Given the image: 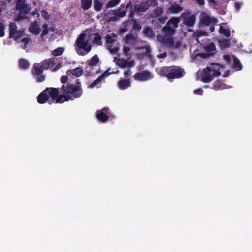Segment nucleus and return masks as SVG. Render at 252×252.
Returning a JSON list of instances; mask_svg holds the SVG:
<instances>
[{"label": "nucleus", "instance_id": "1", "mask_svg": "<svg viewBox=\"0 0 252 252\" xmlns=\"http://www.w3.org/2000/svg\"><path fill=\"white\" fill-rule=\"evenodd\" d=\"M61 90L63 91V93L64 94H72L73 99L79 98L83 94L81 84L78 80H77L75 84L67 83L66 85H62L61 87Z\"/></svg>", "mask_w": 252, "mask_h": 252}, {"label": "nucleus", "instance_id": "2", "mask_svg": "<svg viewBox=\"0 0 252 252\" xmlns=\"http://www.w3.org/2000/svg\"><path fill=\"white\" fill-rule=\"evenodd\" d=\"M59 94V89L53 87H47L41 92L37 97V101L39 104H44L48 101L49 97L51 101L54 99ZM52 101L49 102L51 104Z\"/></svg>", "mask_w": 252, "mask_h": 252}, {"label": "nucleus", "instance_id": "3", "mask_svg": "<svg viewBox=\"0 0 252 252\" xmlns=\"http://www.w3.org/2000/svg\"><path fill=\"white\" fill-rule=\"evenodd\" d=\"M86 34L81 33L75 41V49L78 55L84 56L91 49V45H88V41L85 40Z\"/></svg>", "mask_w": 252, "mask_h": 252}, {"label": "nucleus", "instance_id": "4", "mask_svg": "<svg viewBox=\"0 0 252 252\" xmlns=\"http://www.w3.org/2000/svg\"><path fill=\"white\" fill-rule=\"evenodd\" d=\"M96 117L100 122L105 123L110 118L113 117V116L110 112L109 108L105 107L101 109L96 111Z\"/></svg>", "mask_w": 252, "mask_h": 252}, {"label": "nucleus", "instance_id": "5", "mask_svg": "<svg viewBox=\"0 0 252 252\" xmlns=\"http://www.w3.org/2000/svg\"><path fill=\"white\" fill-rule=\"evenodd\" d=\"M44 70L40 63H35L33 64L32 73V75L36 77V81L37 82H42L45 80V77L42 75Z\"/></svg>", "mask_w": 252, "mask_h": 252}, {"label": "nucleus", "instance_id": "6", "mask_svg": "<svg viewBox=\"0 0 252 252\" xmlns=\"http://www.w3.org/2000/svg\"><path fill=\"white\" fill-rule=\"evenodd\" d=\"M155 3V0L142 1L139 4L134 5L135 11L137 13L144 12L149 8L150 5H154Z\"/></svg>", "mask_w": 252, "mask_h": 252}, {"label": "nucleus", "instance_id": "7", "mask_svg": "<svg viewBox=\"0 0 252 252\" xmlns=\"http://www.w3.org/2000/svg\"><path fill=\"white\" fill-rule=\"evenodd\" d=\"M185 74L184 70L178 66H171L170 73L168 74V80H171L175 78L182 77Z\"/></svg>", "mask_w": 252, "mask_h": 252}, {"label": "nucleus", "instance_id": "8", "mask_svg": "<svg viewBox=\"0 0 252 252\" xmlns=\"http://www.w3.org/2000/svg\"><path fill=\"white\" fill-rule=\"evenodd\" d=\"M216 22L215 18H212L210 15L206 13H202L200 17V26H208L211 24H214Z\"/></svg>", "mask_w": 252, "mask_h": 252}, {"label": "nucleus", "instance_id": "9", "mask_svg": "<svg viewBox=\"0 0 252 252\" xmlns=\"http://www.w3.org/2000/svg\"><path fill=\"white\" fill-rule=\"evenodd\" d=\"M133 77L136 80L144 81L152 78V75L149 71L143 70L135 73Z\"/></svg>", "mask_w": 252, "mask_h": 252}, {"label": "nucleus", "instance_id": "10", "mask_svg": "<svg viewBox=\"0 0 252 252\" xmlns=\"http://www.w3.org/2000/svg\"><path fill=\"white\" fill-rule=\"evenodd\" d=\"M9 37L12 38L14 36L16 38H18L22 36V32L20 31H17V27L14 22H11L9 24Z\"/></svg>", "mask_w": 252, "mask_h": 252}, {"label": "nucleus", "instance_id": "11", "mask_svg": "<svg viewBox=\"0 0 252 252\" xmlns=\"http://www.w3.org/2000/svg\"><path fill=\"white\" fill-rule=\"evenodd\" d=\"M184 23L189 27H192L196 21V16L194 14L190 15V13L186 12L183 14Z\"/></svg>", "mask_w": 252, "mask_h": 252}, {"label": "nucleus", "instance_id": "12", "mask_svg": "<svg viewBox=\"0 0 252 252\" xmlns=\"http://www.w3.org/2000/svg\"><path fill=\"white\" fill-rule=\"evenodd\" d=\"M211 68L209 67H207L205 68L202 72V76L201 80L204 83L210 82L215 77L213 73L211 74Z\"/></svg>", "mask_w": 252, "mask_h": 252}, {"label": "nucleus", "instance_id": "13", "mask_svg": "<svg viewBox=\"0 0 252 252\" xmlns=\"http://www.w3.org/2000/svg\"><path fill=\"white\" fill-rule=\"evenodd\" d=\"M70 100H73L72 97L69 94H66L63 93L62 94H59V93L56 97L52 99V102H54L55 101L56 103H62Z\"/></svg>", "mask_w": 252, "mask_h": 252}, {"label": "nucleus", "instance_id": "14", "mask_svg": "<svg viewBox=\"0 0 252 252\" xmlns=\"http://www.w3.org/2000/svg\"><path fill=\"white\" fill-rule=\"evenodd\" d=\"M44 70H47L52 67L55 64V59L53 57L43 60L40 63Z\"/></svg>", "mask_w": 252, "mask_h": 252}, {"label": "nucleus", "instance_id": "15", "mask_svg": "<svg viewBox=\"0 0 252 252\" xmlns=\"http://www.w3.org/2000/svg\"><path fill=\"white\" fill-rule=\"evenodd\" d=\"M31 9L30 7L25 8L24 9H17L18 10L17 16L15 18V21H20L26 18L27 15L30 12Z\"/></svg>", "mask_w": 252, "mask_h": 252}, {"label": "nucleus", "instance_id": "16", "mask_svg": "<svg viewBox=\"0 0 252 252\" xmlns=\"http://www.w3.org/2000/svg\"><path fill=\"white\" fill-rule=\"evenodd\" d=\"M164 45L168 47H172L174 45V39L172 36L165 35L158 39Z\"/></svg>", "mask_w": 252, "mask_h": 252}, {"label": "nucleus", "instance_id": "17", "mask_svg": "<svg viewBox=\"0 0 252 252\" xmlns=\"http://www.w3.org/2000/svg\"><path fill=\"white\" fill-rule=\"evenodd\" d=\"M171 66H163L157 69V72L161 76L166 77L168 79Z\"/></svg>", "mask_w": 252, "mask_h": 252}, {"label": "nucleus", "instance_id": "18", "mask_svg": "<svg viewBox=\"0 0 252 252\" xmlns=\"http://www.w3.org/2000/svg\"><path fill=\"white\" fill-rule=\"evenodd\" d=\"M130 86L129 79H121L118 82V86L121 90H125Z\"/></svg>", "mask_w": 252, "mask_h": 252}, {"label": "nucleus", "instance_id": "19", "mask_svg": "<svg viewBox=\"0 0 252 252\" xmlns=\"http://www.w3.org/2000/svg\"><path fill=\"white\" fill-rule=\"evenodd\" d=\"M211 68V72H213L214 76H219L221 75V72L220 71V65L218 64L213 63L210 64Z\"/></svg>", "mask_w": 252, "mask_h": 252}, {"label": "nucleus", "instance_id": "20", "mask_svg": "<svg viewBox=\"0 0 252 252\" xmlns=\"http://www.w3.org/2000/svg\"><path fill=\"white\" fill-rule=\"evenodd\" d=\"M168 10L170 13L175 14L182 11L183 8L178 4H173L168 8Z\"/></svg>", "mask_w": 252, "mask_h": 252}, {"label": "nucleus", "instance_id": "21", "mask_svg": "<svg viewBox=\"0 0 252 252\" xmlns=\"http://www.w3.org/2000/svg\"><path fill=\"white\" fill-rule=\"evenodd\" d=\"M162 30L165 33V35H168L171 36H172L175 32L174 27H170L167 24L165 26H164Z\"/></svg>", "mask_w": 252, "mask_h": 252}, {"label": "nucleus", "instance_id": "22", "mask_svg": "<svg viewBox=\"0 0 252 252\" xmlns=\"http://www.w3.org/2000/svg\"><path fill=\"white\" fill-rule=\"evenodd\" d=\"M29 7L25 0H16V9H24Z\"/></svg>", "mask_w": 252, "mask_h": 252}, {"label": "nucleus", "instance_id": "23", "mask_svg": "<svg viewBox=\"0 0 252 252\" xmlns=\"http://www.w3.org/2000/svg\"><path fill=\"white\" fill-rule=\"evenodd\" d=\"M81 4L83 10H88L92 5V0H81Z\"/></svg>", "mask_w": 252, "mask_h": 252}, {"label": "nucleus", "instance_id": "24", "mask_svg": "<svg viewBox=\"0 0 252 252\" xmlns=\"http://www.w3.org/2000/svg\"><path fill=\"white\" fill-rule=\"evenodd\" d=\"M179 20L177 17L171 18L167 22V25L174 28H177Z\"/></svg>", "mask_w": 252, "mask_h": 252}, {"label": "nucleus", "instance_id": "25", "mask_svg": "<svg viewBox=\"0 0 252 252\" xmlns=\"http://www.w3.org/2000/svg\"><path fill=\"white\" fill-rule=\"evenodd\" d=\"M233 68L236 71L241 70L242 68V66L239 60L236 57H234Z\"/></svg>", "mask_w": 252, "mask_h": 252}, {"label": "nucleus", "instance_id": "26", "mask_svg": "<svg viewBox=\"0 0 252 252\" xmlns=\"http://www.w3.org/2000/svg\"><path fill=\"white\" fill-rule=\"evenodd\" d=\"M99 61V59L97 55L93 56L88 63V65L93 66L96 65Z\"/></svg>", "mask_w": 252, "mask_h": 252}, {"label": "nucleus", "instance_id": "27", "mask_svg": "<svg viewBox=\"0 0 252 252\" xmlns=\"http://www.w3.org/2000/svg\"><path fill=\"white\" fill-rule=\"evenodd\" d=\"M19 65L20 68L26 69L29 67V63L26 60L21 59L19 61Z\"/></svg>", "mask_w": 252, "mask_h": 252}, {"label": "nucleus", "instance_id": "28", "mask_svg": "<svg viewBox=\"0 0 252 252\" xmlns=\"http://www.w3.org/2000/svg\"><path fill=\"white\" fill-rule=\"evenodd\" d=\"M94 37L93 39V43L96 44L97 45L100 46L102 44V42L101 41L102 37L101 35L98 34V33H96L94 34Z\"/></svg>", "mask_w": 252, "mask_h": 252}, {"label": "nucleus", "instance_id": "29", "mask_svg": "<svg viewBox=\"0 0 252 252\" xmlns=\"http://www.w3.org/2000/svg\"><path fill=\"white\" fill-rule=\"evenodd\" d=\"M69 71L71 72V73L72 75H75L76 77H79L81 76L83 72V69L80 67H77L72 70H69ZM69 71H68L67 73Z\"/></svg>", "mask_w": 252, "mask_h": 252}, {"label": "nucleus", "instance_id": "30", "mask_svg": "<svg viewBox=\"0 0 252 252\" xmlns=\"http://www.w3.org/2000/svg\"><path fill=\"white\" fill-rule=\"evenodd\" d=\"M219 44L221 48L225 49L230 46V42L228 39H223L219 40Z\"/></svg>", "mask_w": 252, "mask_h": 252}, {"label": "nucleus", "instance_id": "31", "mask_svg": "<svg viewBox=\"0 0 252 252\" xmlns=\"http://www.w3.org/2000/svg\"><path fill=\"white\" fill-rule=\"evenodd\" d=\"M143 33L149 37L152 38L154 36V34L151 28L149 27H145L143 31Z\"/></svg>", "mask_w": 252, "mask_h": 252}, {"label": "nucleus", "instance_id": "32", "mask_svg": "<svg viewBox=\"0 0 252 252\" xmlns=\"http://www.w3.org/2000/svg\"><path fill=\"white\" fill-rule=\"evenodd\" d=\"M223 85V83L221 81H220L219 80L216 81L214 83L211 88L214 90H219L220 89H222L223 88V87L222 86Z\"/></svg>", "mask_w": 252, "mask_h": 252}, {"label": "nucleus", "instance_id": "33", "mask_svg": "<svg viewBox=\"0 0 252 252\" xmlns=\"http://www.w3.org/2000/svg\"><path fill=\"white\" fill-rule=\"evenodd\" d=\"M114 13L120 19L124 17L126 15V10H122L121 9L119 8L117 10H115Z\"/></svg>", "mask_w": 252, "mask_h": 252}, {"label": "nucleus", "instance_id": "34", "mask_svg": "<svg viewBox=\"0 0 252 252\" xmlns=\"http://www.w3.org/2000/svg\"><path fill=\"white\" fill-rule=\"evenodd\" d=\"M220 32L223 34L226 37H229L230 36V31L228 29H225L220 26L219 29Z\"/></svg>", "mask_w": 252, "mask_h": 252}, {"label": "nucleus", "instance_id": "35", "mask_svg": "<svg viewBox=\"0 0 252 252\" xmlns=\"http://www.w3.org/2000/svg\"><path fill=\"white\" fill-rule=\"evenodd\" d=\"M94 9L97 11H100L102 8V4L99 0H94Z\"/></svg>", "mask_w": 252, "mask_h": 252}, {"label": "nucleus", "instance_id": "36", "mask_svg": "<svg viewBox=\"0 0 252 252\" xmlns=\"http://www.w3.org/2000/svg\"><path fill=\"white\" fill-rule=\"evenodd\" d=\"M64 52V48L63 47H58L54 50L52 52V55L55 56L61 55Z\"/></svg>", "mask_w": 252, "mask_h": 252}, {"label": "nucleus", "instance_id": "37", "mask_svg": "<svg viewBox=\"0 0 252 252\" xmlns=\"http://www.w3.org/2000/svg\"><path fill=\"white\" fill-rule=\"evenodd\" d=\"M131 21L133 22L132 29L134 30L139 31L141 29V26L136 19H132Z\"/></svg>", "mask_w": 252, "mask_h": 252}, {"label": "nucleus", "instance_id": "38", "mask_svg": "<svg viewBox=\"0 0 252 252\" xmlns=\"http://www.w3.org/2000/svg\"><path fill=\"white\" fill-rule=\"evenodd\" d=\"M120 0H110L107 3V7L111 8L119 4Z\"/></svg>", "mask_w": 252, "mask_h": 252}, {"label": "nucleus", "instance_id": "39", "mask_svg": "<svg viewBox=\"0 0 252 252\" xmlns=\"http://www.w3.org/2000/svg\"><path fill=\"white\" fill-rule=\"evenodd\" d=\"M216 49V46L213 43H211L210 44H209L207 45L206 46H205V50L207 52H211L215 51Z\"/></svg>", "mask_w": 252, "mask_h": 252}, {"label": "nucleus", "instance_id": "40", "mask_svg": "<svg viewBox=\"0 0 252 252\" xmlns=\"http://www.w3.org/2000/svg\"><path fill=\"white\" fill-rule=\"evenodd\" d=\"M117 64L121 67L124 68L127 66V60L121 59L117 61Z\"/></svg>", "mask_w": 252, "mask_h": 252}, {"label": "nucleus", "instance_id": "41", "mask_svg": "<svg viewBox=\"0 0 252 252\" xmlns=\"http://www.w3.org/2000/svg\"><path fill=\"white\" fill-rule=\"evenodd\" d=\"M124 39L126 43H128L131 40H135V37L132 33H128L125 36Z\"/></svg>", "mask_w": 252, "mask_h": 252}, {"label": "nucleus", "instance_id": "42", "mask_svg": "<svg viewBox=\"0 0 252 252\" xmlns=\"http://www.w3.org/2000/svg\"><path fill=\"white\" fill-rule=\"evenodd\" d=\"M102 81V80L99 76L96 80L94 81L91 84H90L88 87L90 88H93L95 86H96L97 84L100 83Z\"/></svg>", "mask_w": 252, "mask_h": 252}, {"label": "nucleus", "instance_id": "43", "mask_svg": "<svg viewBox=\"0 0 252 252\" xmlns=\"http://www.w3.org/2000/svg\"><path fill=\"white\" fill-rule=\"evenodd\" d=\"M110 68L108 69L99 76L102 80L106 77H108L109 75L114 73L113 72H110Z\"/></svg>", "mask_w": 252, "mask_h": 252}, {"label": "nucleus", "instance_id": "44", "mask_svg": "<svg viewBox=\"0 0 252 252\" xmlns=\"http://www.w3.org/2000/svg\"><path fill=\"white\" fill-rule=\"evenodd\" d=\"M43 30L42 31V32L41 33V36L44 37V36L46 35L48 33V26L47 24H45L43 25Z\"/></svg>", "mask_w": 252, "mask_h": 252}, {"label": "nucleus", "instance_id": "45", "mask_svg": "<svg viewBox=\"0 0 252 252\" xmlns=\"http://www.w3.org/2000/svg\"><path fill=\"white\" fill-rule=\"evenodd\" d=\"M4 34V25L2 23H0V37H3Z\"/></svg>", "mask_w": 252, "mask_h": 252}, {"label": "nucleus", "instance_id": "46", "mask_svg": "<svg viewBox=\"0 0 252 252\" xmlns=\"http://www.w3.org/2000/svg\"><path fill=\"white\" fill-rule=\"evenodd\" d=\"M42 16L45 19H48L50 18V15L48 12L44 9L41 11Z\"/></svg>", "mask_w": 252, "mask_h": 252}, {"label": "nucleus", "instance_id": "47", "mask_svg": "<svg viewBox=\"0 0 252 252\" xmlns=\"http://www.w3.org/2000/svg\"><path fill=\"white\" fill-rule=\"evenodd\" d=\"M106 41L107 44H112L115 41L112 37L108 34L106 37Z\"/></svg>", "mask_w": 252, "mask_h": 252}, {"label": "nucleus", "instance_id": "48", "mask_svg": "<svg viewBox=\"0 0 252 252\" xmlns=\"http://www.w3.org/2000/svg\"><path fill=\"white\" fill-rule=\"evenodd\" d=\"M30 31L32 32L35 33V34H38L40 32V30L37 27H33L32 29L30 28Z\"/></svg>", "mask_w": 252, "mask_h": 252}, {"label": "nucleus", "instance_id": "49", "mask_svg": "<svg viewBox=\"0 0 252 252\" xmlns=\"http://www.w3.org/2000/svg\"><path fill=\"white\" fill-rule=\"evenodd\" d=\"M123 25H124V26L125 27V28H120L119 29V32L120 34H122V33L126 32L127 30V28H126V26H127V24L126 22L123 23Z\"/></svg>", "mask_w": 252, "mask_h": 252}, {"label": "nucleus", "instance_id": "50", "mask_svg": "<svg viewBox=\"0 0 252 252\" xmlns=\"http://www.w3.org/2000/svg\"><path fill=\"white\" fill-rule=\"evenodd\" d=\"M193 93L195 94H197L201 95L203 94V91L202 90L201 88H198V89L194 90L193 91Z\"/></svg>", "mask_w": 252, "mask_h": 252}, {"label": "nucleus", "instance_id": "51", "mask_svg": "<svg viewBox=\"0 0 252 252\" xmlns=\"http://www.w3.org/2000/svg\"><path fill=\"white\" fill-rule=\"evenodd\" d=\"M60 80L62 83H65L67 82L68 77L66 75L62 76Z\"/></svg>", "mask_w": 252, "mask_h": 252}, {"label": "nucleus", "instance_id": "52", "mask_svg": "<svg viewBox=\"0 0 252 252\" xmlns=\"http://www.w3.org/2000/svg\"><path fill=\"white\" fill-rule=\"evenodd\" d=\"M120 19L117 16V15L114 13V16L110 17V21L115 22L119 20Z\"/></svg>", "mask_w": 252, "mask_h": 252}, {"label": "nucleus", "instance_id": "53", "mask_svg": "<svg viewBox=\"0 0 252 252\" xmlns=\"http://www.w3.org/2000/svg\"><path fill=\"white\" fill-rule=\"evenodd\" d=\"M130 51V48L128 46H124L123 48V52L125 54H128Z\"/></svg>", "mask_w": 252, "mask_h": 252}, {"label": "nucleus", "instance_id": "54", "mask_svg": "<svg viewBox=\"0 0 252 252\" xmlns=\"http://www.w3.org/2000/svg\"><path fill=\"white\" fill-rule=\"evenodd\" d=\"M223 59L226 60L227 63H229L231 61V58L229 55H224L223 56Z\"/></svg>", "mask_w": 252, "mask_h": 252}, {"label": "nucleus", "instance_id": "55", "mask_svg": "<svg viewBox=\"0 0 252 252\" xmlns=\"http://www.w3.org/2000/svg\"><path fill=\"white\" fill-rule=\"evenodd\" d=\"M136 12V11H135V8H133V10H131L129 14V18H132L134 17L135 15V13Z\"/></svg>", "mask_w": 252, "mask_h": 252}, {"label": "nucleus", "instance_id": "56", "mask_svg": "<svg viewBox=\"0 0 252 252\" xmlns=\"http://www.w3.org/2000/svg\"><path fill=\"white\" fill-rule=\"evenodd\" d=\"M30 40V39L28 37H25L22 39V41L24 43L25 45H26Z\"/></svg>", "mask_w": 252, "mask_h": 252}, {"label": "nucleus", "instance_id": "57", "mask_svg": "<svg viewBox=\"0 0 252 252\" xmlns=\"http://www.w3.org/2000/svg\"><path fill=\"white\" fill-rule=\"evenodd\" d=\"M134 65V62L133 61H128L127 60V64L126 66L131 67Z\"/></svg>", "mask_w": 252, "mask_h": 252}, {"label": "nucleus", "instance_id": "58", "mask_svg": "<svg viewBox=\"0 0 252 252\" xmlns=\"http://www.w3.org/2000/svg\"><path fill=\"white\" fill-rule=\"evenodd\" d=\"M130 69H128L126 71H125L124 73V75L126 78L127 77L129 74Z\"/></svg>", "mask_w": 252, "mask_h": 252}, {"label": "nucleus", "instance_id": "59", "mask_svg": "<svg viewBox=\"0 0 252 252\" xmlns=\"http://www.w3.org/2000/svg\"><path fill=\"white\" fill-rule=\"evenodd\" d=\"M61 67L60 64H58L53 69V71H56Z\"/></svg>", "mask_w": 252, "mask_h": 252}, {"label": "nucleus", "instance_id": "60", "mask_svg": "<svg viewBox=\"0 0 252 252\" xmlns=\"http://www.w3.org/2000/svg\"><path fill=\"white\" fill-rule=\"evenodd\" d=\"M208 2L210 3H212L214 5H217L218 4L216 2L215 0H208Z\"/></svg>", "mask_w": 252, "mask_h": 252}, {"label": "nucleus", "instance_id": "61", "mask_svg": "<svg viewBox=\"0 0 252 252\" xmlns=\"http://www.w3.org/2000/svg\"><path fill=\"white\" fill-rule=\"evenodd\" d=\"M163 13V10L162 9H160V10H158L157 12V15L158 16H160Z\"/></svg>", "mask_w": 252, "mask_h": 252}, {"label": "nucleus", "instance_id": "62", "mask_svg": "<svg viewBox=\"0 0 252 252\" xmlns=\"http://www.w3.org/2000/svg\"><path fill=\"white\" fill-rule=\"evenodd\" d=\"M158 57L160 58H165L166 57V53H164L163 54H159L158 56Z\"/></svg>", "mask_w": 252, "mask_h": 252}, {"label": "nucleus", "instance_id": "63", "mask_svg": "<svg viewBox=\"0 0 252 252\" xmlns=\"http://www.w3.org/2000/svg\"><path fill=\"white\" fill-rule=\"evenodd\" d=\"M118 49L117 48L115 47L114 48H113V49L111 50V52L112 53H113L114 54H116L117 51H118Z\"/></svg>", "mask_w": 252, "mask_h": 252}, {"label": "nucleus", "instance_id": "64", "mask_svg": "<svg viewBox=\"0 0 252 252\" xmlns=\"http://www.w3.org/2000/svg\"><path fill=\"white\" fill-rule=\"evenodd\" d=\"M197 3L199 4L200 5H203L204 3V0H196Z\"/></svg>", "mask_w": 252, "mask_h": 252}]
</instances>
